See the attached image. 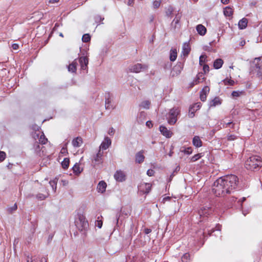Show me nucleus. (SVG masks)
<instances>
[{"label": "nucleus", "mask_w": 262, "mask_h": 262, "mask_svg": "<svg viewBox=\"0 0 262 262\" xmlns=\"http://www.w3.org/2000/svg\"><path fill=\"white\" fill-rule=\"evenodd\" d=\"M235 123L233 122L232 121H229L226 122L225 121H224L223 126L224 127H230L232 129L235 128Z\"/></svg>", "instance_id": "obj_31"}, {"label": "nucleus", "mask_w": 262, "mask_h": 262, "mask_svg": "<svg viewBox=\"0 0 262 262\" xmlns=\"http://www.w3.org/2000/svg\"><path fill=\"white\" fill-rule=\"evenodd\" d=\"M77 59H75L68 66V71L72 73H76L77 71Z\"/></svg>", "instance_id": "obj_14"}, {"label": "nucleus", "mask_w": 262, "mask_h": 262, "mask_svg": "<svg viewBox=\"0 0 262 262\" xmlns=\"http://www.w3.org/2000/svg\"><path fill=\"white\" fill-rule=\"evenodd\" d=\"M262 66V61H260V57L256 58L251 62L250 66L251 72L256 74L257 75L261 76V67Z\"/></svg>", "instance_id": "obj_4"}, {"label": "nucleus", "mask_w": 262, "mask_h": 262, "mask_svg": "<svg viewBox=\"0 0 262 262\" xmlns=\"http://www.w3.org/2000/svg\"><path fill=\"white\" fill-rule=\"evenodd\" d=\"M183 69V63L182 62L177 63V64L172 69L171 71L172 76H176L179 75L181 73Z\"/></svg>", "instance_id": "obj_9"}, {"label": "nucleus", "mask_w": 262, "mask_h": 262, "mask_svg": "<svg viewBox=\"0 0 262 262\" xmlns=\"http://www.w3.org/2000/svg\"><path fill=\"white\" fill-rule=\"evenodd\" d=\"M222 103V100L219 97H216L209 102V107H215L216 105H220Z\"/></svg>", "instance_id": "obj_22"}, {"label": "nucleus", "mask_w": 262, "mask_h": 262, "mask_svg": "<svg viewBox=\"0 0 262 262\" xmlns=\"http://www.w3.org/2000/svg\"><path fill=\"white\" fill-rule=\"evenodd\" d=\"M72 169L73 170V172L76 175H78L79 174H80L83 170L82 168H81L80 167V165L79 163H75L74 166L73 167Z\"/></svg>", "instance_id": "obj_26"}, {"label": "nucleus", "mask_w": 262, "mask_h": 262, "mask_svg": "<svg viewBox=\"0 0 262 262\" xmlns=\"http://www.w3.org/2000/svg\"><path fill=\"white\" fill-rule=\"evenodd\" d=\"M154 173L155 171L153 169H150L147 171V174L149 177L153 176L154 175Z\"/></svg>", "instance_id": "obj_56"}, {"label": "nucleus", "mask_w": 262, "mask_h": 262, "mask_svg": "<svg viewBox=\"0 0 262 262\" xmlns=\"http://www.w3.org/2000/svg\"><path fill=\"white\" fill-rule=\"evenodd\" d=\"M177 57V52L176 49H171L170 51V60L171 61L176 60Z\"/></svg>", "instance_id": "obj_29"}, {"label": "nucleus", "mask_w": 262, "mask_h": 262, "mask_svg": "<svg viewBox=\"0 0 262 262\" xmlns=\"http://www.w3.org/2000/svg\"><path fill=\"white\" fill-rule=\"evenodd\" d=\"M6 154L5 152L0 151V162H3L6 159Z\"/></svg>", "instance_id": "obj_52"}, {"label": "nucleus", "mask_w": 262, "mask_h": 262, "mask_svg": "<svg viewBox=\"0 0 262 262\" xmlns=\"http://www.w3.org/2000/svg\"><path fill=\"white\" fill-rule=\"evenodd\" d=\"M72 143L74 147H79L83 143L82 138L81 137H77L72 140Z\"/></svg>", "instance_id": "obj_19"}, {"label": "nucleus", "mask_w": 262, "mask_h": 262, "mask_svg": "<svg viewBox=\"0 0 262 262\" xmlns=\"http://www.w3.org/2000/svg\"><path fill=\"white\" fill-rule=\"evenodd\" d=\"M181 152H183L186 154L190 155L192 152V149L191 147H187L186 148H185L184 149H181Z\"/></svg>", "instance_id": "obj_47"}, {"label": "nucleus", "mask_w": 262, "mask_h": 262, "mask_svg": "<svg viewBox=\"0 0 262 262\" xmlns=\"http://www.w3.org/2000/svg\"><path fill=\"white\" fill-rule=\"evenodd\" d=\"M49 194L48 192H47L46 194H43V193H39L37 194H36V198L38 200L42 201V200H45L49 196Z\"/></svg>", "instance_id": "obj_32"}, {"label": "nucleus", "mask_w": 262, "mask_h": 262, "mask_svg": "<svg viewBox=\"0 0 262 262\" xmlns=\"http://www.w3.org/2000/svg\"><path fill=\"white\" fill-rule=\"evenodd\" d=\"M102 156L103 152H101L100 149H99L98 153L94 157V161L95 165L99 164L102 162Z\"/></svg>", "instance_id": "obj_17"}, {"label": "nucleus", "mask_w": 262, "mask_h": 262, "mask_svg": "<svg viewBox=\"0 0 262 262\" xmlns=\"http://www.w3.org/2000/svg\"><path fill=\"white\" fill-rule=\"evenodd\" d=\"M223 63L224 61L222 59H216L213 62V67L215 69H219L222 67Z\"/></svg>", "instance_id": "obj_24"}, {"label": "nucleus", "mask_w": 262, "mask_h": 262, "mask_svg": "<svg viewBox=\"0 0 262 262\" xmlns=\"http://www.w3.org/2000/svg\"><path fill=\"white\" fill-rule=\"evenodd\" d=\"M207 56L205 55H202L200 57L199 63L201 66H202L203 64L205 62V59Z\"/></svg>", "instance_id": "obj_49"}, {"label": "nucleus", "mask_w": 262, "mask_h": 262, "mask_svg": "<svg viewBox=\"0 0 262 262\" xmlns=\"http://www.w3.org/2000/svg\"><path fill=\"white\" fill-rule=\"evenodd\" d=\"M182 262H191L190 255L188 253H186L183 255L181 257Z\"/></svg>", "instance_id": "obj_30"}, {"label": "nucleus", "mask_w": 262, "mask_h": 262, "mask_svg": "<svg viewBox=\"0 0 262 262\" xmlns=\"http://www.w3.org/2000/svg\"><path fill=\"white\" fill-rule=\"evenodd\" d=\"M196 31L201 35H204L206 33V28L202 25L200 24L196 26Z\"/></svg>", "instance_id": "obj_23"}, {"label": "nucleus", "mask_w": 262, "mask_h": 262, "mask_svg": "<svg viewBox=\"0 0 262 262\" xmlns=\"http://www.w3.org/2000/svg\"><path fill=\"white\" fill-rule=\"evenodd\" d=\"M144 156L141 151H139L136 155V162L138 163H141L144 161Z\"/></svg>", "instance_id": "obj_25"}, {"label": "nucleus", "mask_w": 262, "mask_h": 262, "mask_svg": "<svg viewBox=\"0 0 262 262\" xmlns=\"http://www.w3.org/2000/svg\"><path fill=\"white\" fill-rule=\"evenodd\" d=\"M193 106H194V109L195 111L199 110L200 108V106H201V103H196Z\"/></svg>", "instance_id": "obj_63"}, {"label": "nucleus", "mask_w": 262, "mask_h": 262, "mask_svg": "<svg viewBox=\"0 0 262 262\" xmlns=\"http://www.w3.org/2000/svg\"><path fill=\"white\" fill-rule=\"evenodd\" d=\"M161 134L166 138H170L172 136V132L168 130L165 126L161 125L159 127Z\"/></svg>", "instance_id": "obj_16"}, {"label": "nucleus", "mask_w": 262, "mask_h": 262, "mask_svg": "<svg viewBox=\"0 0 262 262\" xmlns=\"http://www.w3.org/2000/svg\"><path fill=\"white\" fill-rule=\"evenodd\" d=\"M248 20L246 18H243L238 22V27L240 29H244L247 26Z\"/></svg>", "instance_id": "obj_28"}, {"label": "nucleus", "mask_w": 262, "mask_h": 262, "mask_svg": "<svg viewBox=\"0 0 262 262\" xmlns=\"http://www.w3.org/2000/svg\"><path fill=\"white\" fill-rule=\"evenodd\" d=\"M181 17V15L179 14H178L176 15V17L174 18V19L173 20L172 23V24L173 23L175 24V27H176V25L179 23Z\"/></svg>", "instance_id": "obj_48"}, {"label": "nucleus", "mask_w": 262, "mask_h": 262, "mask_svg": "<svg viewBox=\"0 0 262 262\" xmlns=\"http://www.w3.org/2000/svg\"><path fill=\"white\" fill-rule=\"evenodd\" d=\"M173 12V8L171 6H168L166 8L165 13L167 17L170 16Z\"/></svg>", "instance_id": "obj_34"}, {"label": "nucleus", "mask_w": 262, "mask_h": 262, "mask_svg": "<svg viewBox=\"0 0 262 262\" xmlns=\"http://www.w3.org/2000/svg\"><path fill=\"white\" fill-rule=\"evenodd\" d=\"M17 209V205L16 203L14 204L13 206L8 207L7 208V211L10 213L12 214Z\"/></svg>", "instance_id": "obj_37"}, {"label": "nucleus", "mask_w": 262, "mask_h": 262, "mask_svg": "<svg viewBox=\"0 0 262 262\" xmlns=\"http://www.w3.org/2000/svg\"><path fill=\"white\" fill-rule=\"evenodd\" d=\"M12 48H13V50H16L18 49L19 46L17 43H13L12 45Z\"/></svg>", "instance_id": "obj_62"}, {"label": "nucleus", "mask_w": 262, "mask_h": 262, "mask_svg": "<svg viewBox=\"0 0 262 262\" xmlns=\"http://www.w3.org/2000/svg\"><path fill=\"white\" fill-rule=\"evenodd\" d=\"M75 224L77 229L81 232H85L89 228V223L85 216L81 214H78Z\"/></svg>", "instance_id": "obj_3"}, {"label": "nucleus", "mask_w": 262, "mask_h": 262, "mask_svg": "<svg viewBox=\"0 0 262 262\" xmlns=\"http://www.w3.org/2000/svg\"><path fill=\"white\" fill-rule=\"evenodd\" d=\"M180 113V110L178 107L171 108L168 114V122L170 125H173L177 121V116Z\"/></svg>", "instance_id": "obj_5"}, {"label": "nucleus", "mask_w": 262, "mask_h": 262, "mask_svg": "<svg viewBox=\"0 0 262 262\" xmlns=\"http://www.w3.org/2000/svg\"><path fill=\"white\" fill-rule=\"evenodd\" d=\"M114 178L118 182H123L125 180V175L122 171L118 170L114 174Z\"/></svg>", "instance_id": "obj_13"}, {"label": "nucleus", "mask_w": 262, "mask_h": 262, "mask_svg": "<svg viewBox=\"0 0 262 262\" xmlns=\"http://www.w3.org/2000/svg\"><path fill=\"white\" fill-rule=\"evenodd\" d=\"M115 129H114L113 127H111L110 129H109V130H108V134L110 135V136H113L115 134Z\"/></svg>", "instance_id": "obj_58"}, {"label": "nucleus", "mask_w": 262, "mask_h": 262, "mask_svg": "<svg viewBox=\"0 0 262 262\" xmlns=\"http://www.w3.org/2000/svg\"><path fill=\"white\" fill-rule=\"evenodd\" d=\"M238 179L234 174L227 175L217 179L213 185L212 190L217 196H224L237 188Z\"/></svg>", "instance_id": "obj_1"}, {"label": "nucleus", "mask_w": 262, "mask_h": 262, "mask_svg": "<svg viewBox=\"0 0 262 262\" xmlns=\"http://www.w3.org/2000/svg\"><path fill=\"white\" fill-rule=\"evenodd\" d=\"M151 232V229H150L149 228H145L144 230V232L146 234H148L150 233Z\"/></svg>", "instance_id": "obj_60"}, {"label": "nucleus", "mask_w": 262, "mask_h": 262, "mask_svg": "<svg viewBox=\"0 0 262 262\" xmlns=\"http://www.w3.org/2000/svg\"><path fill=\"white\" fill-rule=\"evenodd\" d=\"M111 144V139L106 137L104 139V141L102 142L100 146V149H102L103 150H105L108 148V147Z\"/></svg>", "instance_id": "obj_18"}, {"label": "nucleus", "mask_w": 262, "mask_h": 262, "mask_svg": "<svg viewBox=\"0 0 262 262\" xmlns=\"http://www.w3.org/2000/svg\"><path fill=\"white\" fill-rule=\"evenodd\" d=\"M151 185L148 183H141L138 185V190L143 194H148L151 190Z\"/></svg>", "instance_id": "obj_7"}, {"label": "nucleus", "mask_w": 262, "mask_h": 262, "mask_svg": "<svg viewBox=\"0 0 262 262\" xmlns=\"http://www.w3.org/2000/svg\"><path fill=\"white\" fill-rule=\"evenodd\" d=\"M246 200V198L245 197H243L241 200H239L238 202L240 203V204L242 205L243 202L245 201Z\"/></svg>", "instance_id": "obj_64"}, {"label": "nucleus", "mask_w": 262, "mask_h": 262, "mask_svg": "<svg viewBox=\"0 0 262 262\" xmlns=\"http://www.w3.org/2000/svg\"><path fill=\"white\" fill-rule=\"evenodd\" d=\"M146 125L147 126H148L149 128H151L152 127L153 125L152 123V122L151 121H147L146 122Z\"/></svg>", "instance_id": "obj_59"}, {"label": "nucleus", "mask_w": 262, "mask_h": 262, "mask_svg": "<svg viewBox=\"0 0 262 262\" xmlns=\"http://www.w3.org/2000/svg\"><path fill=\"white\" fill-rule=\"evenodd\" d=\"M39 143H40L41 144H45L47 142L48 139L45 137V136L43 134L40 136V137L39 139Z\"/></svg>", "instance_id": "obj_42"}, {"label": "nucleus", "mask_w": 262, "mask_h": 262, "mask_svg": "<svg viewBox=\"0 0 262 262\" xmlns=\"http://www.w3.org/2000/svg\"><path fill=\"white\" fill-rule=\"evenodd\" d=\"M104 19V17H101L100 15H96L95 17V20L96 23H99L101 21Z\"/></svg>", "instance_id": "obj_54"}, {"label": "nucleus", "mask_w": 262, "mask_h": 262, "mask_svg": "<svg viewBox=\"0 0 262 262\" xmlns=\"http://www.w3.org/2000/svg\"><path fill=\"white\" fill-rule=\"evenodd\" d=\"M192 144L196 147H200L202 146V141L199 136H195L193 138Z\"/></svg>", "instance_id": "obj_20"}, {"label": "nucleus", "mask_w": 262, "mask_h": 262, "mask_svg": "<svg viewBox=\"0 0 262 262\" xmlns=\"http://www.w3.org/2000/svg\"><path fill=\"white\" fill-rule=\"evenodd\" d=\"M190 51V49L189 48V45L187 43H185L183 46L182 54L184 56H187L189 54Z\"/></svg>", "instance_id": "obj_27"}, {"label": "nucleus", "mask_w": 262, "mask_h": 262, "mask_svg": "<svg viewBox=\"0 0 262 262\" xmlns=\"http://www.w3.org/2000/svg\"><path fill=\"white\" fill-rule=\"evenodd\" d=\"M97 226L99 228H101L102 226V221H97Z\"/></svg>", "instance_id": "obj_61"}, {"label": "nucleus", "mask_w": 262, "mask_h": 262, "mask_svg": "<svg viewBox=\"0 0 262 262\" xmlns=\"http://www.w3.org/2000/svg\"><path fill=\"white\" fill-rule=\"evenodd\" d=\"M28 262H47V259L45 257H43L41 259L38 258H31V261H29V258L27 260Z\"/></svg>", "instance_id": "obj_35"}, {"label": "nucleus", "mask_w": 262, "mask_h": 262, "mask_svg": "<svg viewBox=\"0 0 262 262\" xmlns=\"http://www.w3.org/2000/svg\"><path fill=\"white\" fill-rule=\"evenodd\" d=\"M148 66L146 64H142L141 63H137L129 67V71L130 72L139 73L142 70H146Z\"/></svg>", "instance_id": "obj_8"}, {"label": "nucleus", "mask_w": 262, "mask_h": 262, "mask_svg": "<svg viewBox=\"0 0 262 262\" xmlns=\"http://www.w3.org/2000/svg\"><path fill=\"white\" fill-rule=\"evenodd\" d=\"M34 147H35V151L37 152L40 151V145H39V144L38 143H36L34 145Z\"/></svg>", "instance_id": "obj_57"}, {"label": "nucleus", "mask_w": 262, "mask_h": 262, "mask_svg": "<svg viewBox=\"0 0 262 262\" xmlns=\"http://www.w3.org/2000/svg\"><path fill=\"white\" fill-rule=\"evenodd\" d=\"M228 141H233L237 139V136L234 135L228 134L227 136Z\"/></svg>", "instance_id": "obj_51"}, {"label": "nucleus", "mask_w": 262, "mask_h": 262, "mask_svg": "<svg viewBox=\"0 0 262 262\" xmlns=\"http://www.w3.org/2000/svg\"><path fill=\"white\" fill-rule=\"evenodd\" d=\"M224 13L226 16H230L233 14V10L231 8L227 7L224 10Z\"/></svg>", "instance_id": "obj_33"}, {"label": "nucleus", "mask_w": 262, "mask_h": 262, "mask_svg": "<svg viewBox=\"0 0 262 262\" xmlns=\"http://www.w3.org/2000/svg\"><path fill=\"white\" fill-rule=\"evenodd\" d=\"M210 89L208 86H205L200 92V98L202 101L206 100L207 95L209 93Z\"/></svg>", "instance_id": "obj_12"}, {"label": "nucleus", "mask_w": 262, "mask_h": 262, "mask_svg": "<svg viewBox=\"0 0 262 262\" xmlns=\"http://www.w3.org/2000/svg\"><path fill=\"white\" fill-rule=\"evenodd\" d=\"M195 110L194 109V106H191L189 107L188 116L189 118H193L194 116V112Z\"/></svg>", "instance_id": "obj_39"}, {"label": "nucleus", "mask_w": 262, "mask_h": 262, "mask_svg": "<svg viewBox=\"0 0 262 262\" xmlns=\"http://www.w3.org/2000/svg\"><path fill=\"white\" fill-rule=\"evenodd\" d=\"M111 94L110 92H106L105 93V107L106 110H110L113 108L111 104Z\"/></svg>", "instance_id": "obj_11"}, {"label": "nucleus", "mask_w": 262, "mask_h": 262, "mask_svg": "<svg viewBox=\"0 0 262 262\" xmlns=\"http://www.w3.org/2000/svg\"><path fill=\"white\" fill-rule=\"evenodd\" d=\"M57 180L56 179L51 180L49 182L50 185L52 187L53 190L55 191L57 188Z\"/></svg>", "instance_id": "obj_38"}, {"label": "nucleus", "mask_w": 262, "mask_h": 262, "mask_svg": "<svg viewBox=\"0 0 262 262\" xmlns=\"http://www.w3.org/2000/svg\"><path fill=\"white\" fill-rule=\"evenodd\" d=\"M213 212V208L212 207H209L207 206L202 207L199 210V214L200 216V218L202 219L201 222L205 220V218L212 214Z\"/></svg>", "instance_id": "obj_6"}, {"label": "nucleus", "mask_w": 262, "mask_h": 262, "mask_svg": "<svg viewBox=\"0 0 262 262\" xmlns=\"http://www.w3.org/2000/svg\"><path fill=\"white\" fill-rule=\"evenodd\" d=\"M222 228V226L219 224H217L214 228H212L211 231L208 230V234L211 235V233L213 232L215 230L221 231Z\"/></svg>", "instance_id": "obj_41"}, {"label": "nucleus", "mask_w": 262, "mask_h": 262, "mask_svg": "<svg viewBox=\"0 0 262 262\" xmlns=\"http://www.w3.org/2000/svg\"><path fill=\"white\" fill-rule=\"evenodd\" d=\"M260 157L258 156H253L246 161L245 167L248 170H255L260 166Z\"/></svg>", "instance_id": "obj_2"}, {"label": "nucleus", "mask_w": 262, "mask_h": 262, "mask_svg": "<svg viewBox=\"0 0 262 262\" xmlns=\"http://www.w3.org/2000/svg\"><path fill=\"white\" fill-rule=\"evenodd\" d=\"M203 70L204 73H206L209 71V67L207 64H204L203 67Z\"/></svg>", "instance_id": "obj_55"}, {"label": "nucleus", "mask_w": 262, "mask_h": 262, "mask_svg": "<svg viewBox=\"0 0 262 262\" xmlns=\"http://www.w3.org/2000/svg\"><path fill=\"white\" fill-rule=\"evenodd\" d=\"M106 186V183L104 181H101L100 182H99L97 188L98 192L101 193H103L104 192H105Z\"/></svg>", "instance_id": "obj_21"}, {"label": "nucleus", "mask_w": 262, "mask_h": 262, "mask_svg": "<svg viewBox=\"0 0 262 262\" xmlns=\"http://www.w3.org/2000/svg\"><path fill=\"white\" fill-rule=\"evenodd\" d=\"M80 63L81 69L85 70L88 69V64L89 63V58L86 56H81L78 58Z\"/></svg>", "instance_id": "obj_10"}, {"label": "nucleus", "mask_w": 262, "mask_h": 262, "mask_svg": "<svg viewBox=\"0 0 262 262\" xmlns=\"http://www.w3.org/2000/svg\"><path fill=\"white\" fill-rule=\"evenodd\" d=\"M243 93V92H239V91H233L231 95L234 98L238 97H239L241 94Z\"/></svg>", "instance_id": "obj_50"}, {"label": "nucleus", "mask_w": 262, "mask_h": 262, "mask_svg": "<svg viewBox=\"0 0 262 262\" xmlns=\"http://www.w3.org/2000/svg\"><path fill=\"white\" fill-rule=\"evenodd\" d=\"M205 79L204 74L203 73H199L196 75L195 79L191 83V87L193 86L194 85L202 82Z\"/></svg>", "instance_id": "obj_15"}, {"label": "nucleus", "mask_w": 262, "mask_h": 262, "mask_svg": "<svg viewBox=\"0 0 262 262\" xmlns=\"http://www.w3.org/2000/svg\"><path fill=\"white\" fill-rule=\"evenodd\" d=\"M150 104V102L148 100H145V101H143L141 104V106L142 107H143V108H149V105Z\"/></svg>", "instance_id": "obj_46"}, {"label": "nucleus", "mask_w": 262, "mask_h": 262, "mask_svg": "<svg viewBox=\"0 0 262 262\" xmlns=\"http://www.w3.org/2000/svg\"><path fill=\"white\" fill-rule=\"evenodd\" d=\"M223 82H224L225 85H233L235 83V82L234 80L231 79H229L228 78H226L224 80H223Z\"/></svg>", "instance_id": "obj_40"}, {"label": "nucleus", "mask_w": 262, "mask_h": 262, "mask_svg": "<svg viewBox=\"0 0 262 262\" xmlns=\"http://www.w3.org/2000/svg\"><path fill=\"white\" fill-rule=\"evenodd\" d=\"M202 156H203L202 153H199V154H196L191 157V161L192 162H195V161H197L198 160H199V159H200Z\"/></svg>", "instance_id": "obj_44"}, {"label": "nucleus", "mask_w": 262, "mask_h": 262, "mask_svg": "<svg viewBox=\"0 0 262 262\" xmlns=\"http://www.w3.org/2000/svg\"><path fill=\"white\" fill-rule=\"evenodd\" d=\"M204 233H205V231H202L201 230H199L197 232L196 234L198 235V237H199V239L200 241L204 240V239L205 238Z\"/></svg>", "instance_id": "obj_45"}, {"label": "nucleus", "mask_w": 262, "mask_h": 262, "mask_svg": "<svg viewBox=\"0 0 262 262\" xmlns=\"http://www.w3.org/2000/svg\"><path fill=\"white\" fill-rule=\"evenodd\" d=\"M91 40V36L89 34H85L82 37V40L84 42H88Z\"/></svg>", "instance_id": "obj_43"}, {"label": "nucleus", "mask_w": 262, "mask_h": 262, "mask_svg": "<svg viewBox=\"0 0 262 262\" xmlns=\"http://www.w3.org/2000/svg\"><path fill=\"white\" fill-rule=\"evenodd\" d=\"M161 1H155L153 2V7L155 9L158 8L161 5Z\"/></svg>", "instance_id": "obj_53"}, {"label": "nucleus", "mask_w": 262, "mask_h": 262, "mask_svg": "<svg viewBox=\"0 0 262 262\" xmlns=\"http://www.w3.org/2000/svg\"><path fill=\"white\" fill-rule=\"evenodd\" d=\"M70 160L68 158H64L61 163L62 167L63 169H66L69 167Z\"/></svg>", "instance_id": "obj_36"}]
</instances>
